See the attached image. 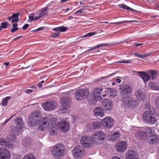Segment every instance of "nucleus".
<instances>
[{
    "mask_svg": "<svg viewBox=\"0 0 159 159\" xmlns=\"http://www.w3.org/2000/svg\"><path fill=\"white\" fill-rule=\"evenodd\" d=\"M106 136V134L103 132H95L93 133L91 138L85 136H82L80 143L83 146L85 147L91 146L93 143L99 144L104 140Z\"/></svg>",
    "mask_w": 159,
    "mask_h": 159,
    "instance_id": "f257e3e1",
    "label": "nucleus"
},
{
    "mask_svg": "<svg viewBox=\"0 0 159 159\" xmlns=\"http://www.w3.org/2000/svg\"><path fill=\"white\" fill-rule=\"evenodd\" d=\"M57 119L56 118L52 117L49 120V125L50 129L49 132L50 134L53 135L57 133V128L56 126L58 127L63 132H67L70 129L69 123L65 121H61L59 122L58 125H57Z\"/></svg>",
    "mask_w": 159,
    "mask_h": 159,
    "instance_id": "f03ea898",
    "label": "nucleus"
},
{
    "mask_svg": "<svg viewBox=\"0 0 159 159\" xmlns=\"http://www.w3.org/2000/svg\"><path fill=\"white\" fill-rule=\"evenodd\" d=\"M140 137L146 138L150 144H154L159 141L155 133L151 128H147L146 129L143 128L140 129Z\"/></svg>",
    "mask_w": 159,
    "mask_h": 159,
    "instance_id": "7ed1b4c3",
    "label": "nucleus"
},
{
    "mask_svg": "<svg viewBox=\"0 0 159 159\" xmlns=\"http://www.w3.org/2000/svg\"><path fill=\"white\" fill-rule=\"evenodd\" d=\"M66 150L65 146L62 143H58L51 147V152L55 158L60 159L64 157Z\"/></svg>",
    "mask_w": 159,
    "mask_h": 159,
    "instance_id": "20e7f679",
    "label": "nucleus"
},
{
    "mask_svg": "<svg viewBox=\"0 0 159 159\" xmlns=\"http://www.w3.org/2000/svg\"><path fill=\"white\" fill-rule=\"evenodd\" d=\"M16 127L15 128V129H13L11 131L10 135L8 137V138L11 141L15 140L16 136L20 132H21L20 130L24 127L23 122L21 118L16 119Z\"/></svg>",
    "mask_w": 159,
    "mask_h": 159,
    "instance_id": "39448f33",
    "label": "nucleus"
},
{
    "mask_svg": "<svg viewBox=\"0 0 159 159\" xmlns=\"http://www.w3.org/2000/svg\"><path fill=\"white\" fill-rule=\"evenodd\" d=\"M41 117L40 113L38 111L32 112L29 117L28 120V125L30 127L36 126L39 122Z\"/></svg>",
    "mask_w": 159,
    "mask_h": 159,
    "instance_id": "423d86ee",
    "label": "nucleus"
},
{
    "mask_svg": "<svg viewBox=\"0 0 159 159\" xmlns=\"http://www.w3.org/2000/svg\"><path fill=\"white\" fill-rule=\"evenodd\" d=\"M102 90V89L101 88H96L94 89L92 94L93 99L89 101V103L90 105H95L96 101L100 100L101 98L100 93Z\"/></svg>",
    "mask_w": 159,
    "mask_h": 159,
    "instance_id": "0eeeda50",
    "label": "nucleus"
},
{
    "mask_svg": "<svg viewBox=\"0 0 159 159\" xmlns=\"http://www.w3.org/2000/svg\"><path fill=\"white\" fill-rule=\"evenodd\" d=\"M73 157L76 159L82 158L85 154L84 151L80 146H76L72 151Z\"/></svg>",
    "mask_w": 159,
    "mask_h": 159,
    "instance_id": "6e6552de",
    "label": "nucleus"
},
{
    "mask_svg": "<svg viewBox=\"0 0 159 159\" xmlns=\"http://www.w3.org/2000/svg\"><path fill=\"white\" fill-rule=\"evenodd\" d=\"M143 118L145 122L148 124H154L157 122L156 118L149 111H146L143 116Z\"/></svg>",
    "mask_w": 159,
    "mask_h": 159,
    "instance_id": "1a4fd4ad",
    "label": "nucleus"
},
{
    "mask_svg": "<svg viewBox=\"0 0 159 159\" xmlns=\"http://www.w3.org/2000/svg\"><path fill=\"white\" fill-rule=\"evenodd\" d=\"M89 94V91L87 89H80L75 91V96L77 100H82L86 98Z\"/></svg>",
    "mask_w": 159,
    "mask_h": 159,
    "instance_id": "9d476101",
    "label": "nucleus"
},
{
    "mask_svg": "<svg viewBox=\"0 0 159 159\" xmlns=\"http://www.w3.org/2000/svg\"><path fill=\"white\" fill-rule=\"evenodd\" d=\"M114 120L111 117L108 116L105 117L102 120L101 123L104 127L107 128H111L113 125Z\"/></svg>",
    "mask_w": 159,
    "mask_h": 159,
    "instance_id": "9b49d317",
    "label": "nucleus"
},
{
    "mask_svg": "<svg viewBox=\"0 0 159 159\" xmlns=\"http://www.w3.org/2000/svg\"><path fill=\"white\" fill-rule=\"evenodd\" d=\"M127 147V143L123 141H121L118 142L116 145V150L120 152H124L126 150Z\"/></svg>",
    "mask_w": 159,
    "mask_h": 159,
    "instance_id": "f8f14e48",
    "label": "nucleus"
},
{
    "mask_svg": "<svg viewBox=\"0 0 159 159\" xmlns=\"http://www.w3.org/2000/svg\"><path fill=\"white\" fill-rule=\"evenodd\" d=\"M57 105V103L54 101L48 102L42 105L43 108L46 111H50L54 109Z\"/></svg>",
    "mask_w": 159,
    "mask_h": 159,
    "instance_id": "ddd939ff",
    "label": "nucleus"
},
{
    "mask_svg": "<svg viewBox=\"0 0 159 159\" xmlns=\"http://www.w3.org/2000/svg\"><path fill=\"white\" fill-rule=\"evenodd\" d=\"M122 102L124 106L126 107H129L134 108L135 107L137 104L136 102L124 98L122 100Z\"/></svg>",
    "mask_w": 159,
    "mask_h": 159,
    "instance_id": "4468645a",
    "label": "nucleus"
},
{
    "mask_svg": "<svg viewBox=\"0 0 159 159\" xmlns=\"http://www.w3.org/2000/svg\"><path fill=\"white\" fill-rule=\"evenodd\" d=\"M9 152L5 148H0V159H10Z\"/></svg>",
    "mask_w": 159,
    "mask_h": 159,
    "instance_id": "2eb2a0df",
    "label": "nucleus"
},
{
    "mask_svg": "<svg viewBox=\"0 0 159 159\" xmlns=\"http://www.w3.org/2000/svg\"><path fill=\"white\" fill-rule=\"evenodd\" d=\"M119 89L122 95L131 93L132 91L131 88L128 85H121Z\"/></svg>",
    "mask_w": 159,
    "mask_h": 159,
    "instance_id": "dca6fc26",
    "label": "nucleus"
},
{
    "mask_svg": "<svg viewBox=\"0 0 159 159\" xmlns=\"http://www.w3.org/2000/svg\"><path fill=\"white\" fill-rule=\"evenodd\" d=\"M61 111L66 110L70 107V102L68 101V99H67L65 97L61 98Z\"/></svg>",
    "mask_w": 159,
    "mask_h": 159,
    "instance_id": "f3484780",
    "label": "nucleus"
},
{
    "mask_svg": "<svg viewBox=\"0 0 159 159\" xmlns=\"http://www.w3.org/2000/svg\"><path fill=\"white\" fill-rule=\"evenodd\" d=\"M104 92L107 93V94H104L103 92L102 95L103 97L106 96L108 94L112 98H114L117 96L118 93L116 89L111 88L107 89Z\"/></svg>",
    "mask_w": 159,
    "mask_h": 159,
    "instance_id": "a211bd4d",
    "label": "nucleus"
},
{
    "mask_svg": "<svg viewBox=\"0 0 159 159\" xmlns=\"http://www.w3.org/2000/svg\"><path fill=\"white\" fill-rule=\"evenodd\" d=\"M113 104L111 101H106L103 103L102 108L106 111H109L112 109Z\"/></svg>",
    "mask_w": 159,
    "mask_h": 159,
    "instance_id": "6ab92c4d",
    "label": "nucleus"
},
{
    "mask_svg": "<svg viewBox=\"0 0 159 159\" xmlns=\"http://www.w3.org/2000/svg\"><path fill=\"white\" fill-rule=\"evenodd\" d=\"M110 132L108 135V139L112 141H114L118 139L120 136V134L118 131L115 132L111 131Z\"/></svg>",
    "mask_w": 159,
    "mask_h": 159,
    "instance_id": "aec40b11",
    "label": "nucleus"
},
{
    "mask_svg": "<svg viewBox=\"0 0 159 159\" xmlns=\"http://www.w3.org/2000/svg\"><path fill=\"white\" fill-rule=\"evenodd\" d=\"M48 7H45L39 11L36 14V18L35 20H39L42 17L46 15L48 13Z\"/></svg>",
    "mask_w": 159,
    "mask_h": 159,
    "instance_id": "412c9836",
    "label": "nucleus"
},
{
    "mask_svg": "<svg viewBox=\"0 0 159 159\" xmlns=\"http://www.w3.org/2000/svg\"><path fill=\"white\" fill-rule=\"evenodd\" d=\"M138 156L136 152L133 150L128 151L126 159H138Z\"/></svg>",
    "mask_w": 159,
    "mask_h": 159,
    "instance_id": "4be33fe9",
    "label": "nucleus"
},
{
    "mask_svg": "<svg viewBox=\"0 0 159 159\" xmlns=\"http://www.w3.org/2000/svg\"><path fill=\"white\" fill-rule=\"evenodd\" d=\"M104 110L100 107H98L94 109L93 111V114L96 117L100 116L102 117L104 115Z\"/></svg>",
    "mask_w": 159,
    "mask_h": 159,
    "instance_id": "5701e85b",
    "label": "nucleus"
},
{
    "mask_svg": "<svg viewBox=\"0 0 159 159\" xmlns=\"http://www.w3.org/2000/svg\"><path fill=\"white\" fill-rule=\"evenodd\" d=\"M140 76L143 80L144 82L146 83L150 79V76L147 73L140 71Z\"/></svg>",
    "mask_w": 159,
    "mask_h": 159,
    "instance_id": "b1692460",
    "label": "nucleus"
},
{
    "mask_svg": "<svg viewBox=\"0 0 159 159\" xmlns=\"http://www.w3.org/2000/svg\"><path fill=\"white\" fill-rule=\"evenodd\" d=\"M0 145L5 146L9 148H12L13 146V145L4 139H0Z\"/></svg>",
    "mask_w": 159,
    "mask_h": 159,
    "instance_id": "393cba45",
    "label": "nucleus"
},
{
    "mask_svg": "<svg viewBox=\"0 0 159 159\" xmlns=\"http://www.w3.org/2000/svg\"><path fill=\"white\" fill-rule=\"evenodd\" d=\"M100 126V123L97 121H94L93 122L92 125H91L89 129H96L99 128Z\"/></svg>",
    "mask_w": 159,
    "mask_h": 159,
    "instance_id": "a878e982",
    "label": "nucleus"
},
{
    "mask_svg": "<svg viewBox=\"0 0 159 159\" xmlns=\"http://www.w3.org/2000/svg\"><path fill=\"white\" fill-rule=\"evenodd\" d=\"M40 119L41 120L39 123V124L47 126L48 120V118L47 117H43L41 118Z\"/></svg>",
    "mask_w": 159,
    "mask_h": 159,
    "instance_id": "bb28decb",
    "label": "nucleus"
},
{
    "mask_svg": "<svg viewBox=\"0 0 159 159\" xmlns=\"http://www.w3.org/2000/svg\"><path fill=\"white\" fill-rule=\"evenodd\" d=\"M149 86L152 89L155 90H159V87L156 83L151 82L149 83Z\"/></svg>",
    "mask_w": 159,
    "mask_h": 159,
    "instance_id": "cd10ccee",
    "label": "nucleus"
},
{
    "mask_svg": "<svg viewBox=\"0 0 159 159\" xmlns=\"http://www.w3.org/2000/svg\"><path fill=\"white\" fill-rule=\"evenodd\" d=\"M22 159H36V158L33 154H28L25 155Z\"/></svg>",
    "mask_w": 159,
    "mask_h": 159,
    "instance_id": "c85d7f7f",
    "label": "nucleus"
},
{
    "mask_svg": "<svg viewBox=\"0 0 159 159\" xmlns=\"http://www.w3.org/2000/svg\"><path fill=\"white\" fill-rule=\"evenodd\" d=\"M11 99V97L7 96L4 98L2 102V104L4 106H6L8 103V100Z\"/></svg>",
    "mask_w": 159,
    "mask_h": 159,
    "instance_id": "c756f323",
    "label": "nucleus"
},
{
    "mask_svg": "<svg viewBox=\"0 0 159 159\" xmlns=\"http://www.w3.org/2000/svg\"><path fill=\"white\" fill-rule=\"evenodd\" d=\"M152 79V80H155L157 76V73L154 71L152 70L150 71Z\"/></svg>",
    "mask_w": 159,
    "mask_h": 159,
    "instance_id": "7c9ffc66",
    "label": "nucleus"
},
{
    "mask_svg": "<svg viewBox=\"0 0 159 159\" xmlns=\"http://www.w3.org/2000/svg\"><path fill=\"white\" fill-rule=\"evenodd\" d=\"M97 33L96 32H90L89 33H88L86 34H85L84 35H83L81 38H85L87 37H89L91 36H92L96 34Z\"/></svg>",
    "mask_w": 159,
    "mask_h": 159,
    "instance_id": "2f4dec72",
    "label": "nucleus"
},
{
    "mask_svg": "<svg viewBox=\"0 0 159 159\" xmlns=\"http://www.w3.org/2000/svg\"><path fill=\"white\" fill-rule=\"evenodd\" d=\"M118 6L120 8H122L124 9H125L126 10H131L132 9L129 7L128 6L123 4H119Z\"/></svg>",
    "mask_w": 159,
    "mask_h": 159,
    "instance_id": "473e14b6",
    "label": "nucleus"
},
{
    "mask_svg": "<svg viewBox=\"0 0 159 159\" xmlns=\"http://www.w3.org/2000/svg\"><path fill=\"white\" fill-rule=\"evenodd\" d=\"M132 62V60H122L119 61L117 62V63H130Z\"/></svg>",
    "mask_w": 159,
    "mask_h": 159,
    "instance_id": "72a5a7b5",
    "label": "nucleus"
},
{
    "mask_svg": "<svg viewBox=\"0 0 159 159\" xmlns=\"http://www.w3.org/2000/svg\"><path fill=\"white\" fill-rule=\"evenodd\" d=\"M47 129V126L40 125L39 127H38V130L40 131L43 132L45 129Z\"/></svg>",
    "mask_w": 159,
    "mask_h": 159,
    "instance_id": "f704fd0d",
    "label": "nucleus"
},
{
    "mask_svg": "<svg viewBox=\"0 0 159 159\" xmlns=\"http://www.w3.org/2000/svg\"><path fill=\"white\" fill-rule=\"evenodd\" d=\"M12 26L13 28H12L11 30V32H14L18 30V28L17 27V23H13L12 24Z\"/></svg>",
    "mask_w": 159,
    "mask_h": 159,
    "instance_id": "c9c22d12",
    "label": "nucleus"
},
{
    "mask_svg": "<svg viewBox=\"0 0 159 159\" xmlns=\"http://www.w3.org/2000/svg\"><path fill=\"white\" fill-rule=\"evenodd\" d=\"M7 26V23L6 22H3L1 23V26H0V31L3 29L6 28Z\"/></svg>",
    "mask_w": 159,
    "mask_h": 159,
    "instance_id": "e433bc0d",
    "label": "nucleus"
},
{
    "mask_svg": "<svg viewBox=\"0 0 159 159\" xmlns=\"http://www.w3.org/2000/svg\"><path fill=\"white\" fill-rule=\"evenodd\" d=\"M157 107L159 109V98H158L157 101L156 103ZM156 115L157 116H159V110L156 112Z\"/></svg>",
    "mask_w": 159,
    "mask_h": 159,
    "instance_id": "4c0bfd02",
    "label": "nucleus"
},
{
    "mask_svg": "<svg viewBox=\"0 0 159 159\" xmlns=\"http://www.w3.org/2000/svg\"><path fill=\"white\" fill-rule=\"evenodd\" d=\"M36 18V16H34L33 15L31 14L29 16V20L30 21H32L33 20L35 21L37 20H35Z\"/></svg>",
    "mask_w": 159,
    "mask_h": 159,
    "instance_id": "58836bf2",
    "label": "nucleus"
},
{
    "mask_svg": "<svg viewBox=\"0 0 159 159\" xmlns=\"http://www.w3.org/2000/svg\"><path fill=\"white\" fill-rule=\"evenodd\" d=\"M129 21H128V20H125V21H121L111 23H110V24H113L116 25H120V24H123L124 23H125L126 22H129Z\"/></svg>",
    "mask_w": 159,
    "mask_h": 159,
    "instance_id": "ea45409f",
    "label": "nucleus"
},
{
    "mask_svg": "<svg viewBox=\"0 0 159 159\" xmlns=\"http://www.w3.org/2000/svg\"><path fill=\"white\" fill-rule=\"evenodd\" d=\"M67 28L65 27L59 26V31L61 32H64L66 31Z\"/></svg>",
    "mask_w": 159,
    "mask_h": 159,
    "instance_id": "a19ab883",
    "label": "nucleus"
},
{
    "mask_svg": "<svg viewBox=\"0 0 159 159\" xmlns=\"http://www.w3.org/2000/svg\"><path fill=\"white\" fill-rule=\"evenodd\" d=\"M60 34L59 32L54 33L52 34L51 36L53 38H56L59 36Z\"/></svg>",
    "mask_w": 159,
    "mask_h": 159,
    "instance_id": "79ce46f5",
    "label": "nucleus"
},
{
    "mask_svg": "<svg viewBox=\"0 0 159 159\" xmlns=\"http://www.w3.org/2000/svg\"><path fill=\"white\" fill-rule=\"evenodd\" d=\"M107 45V44L106 43H102L97 45L96 47V48H98L102 47H105Z\"/></svg>",
    "mask_w": 159,
    "mask_h": 159,
    "instance_id": "37998d69",
    "label": "nucleus"
},
{
    "mask_svg": "<svg viewBox=\"0 0 159 159\" xmlns=\"http://www.w3.org/2000/svg\"><path fill=\"white\" fill-rule=\"evenodd\" d=\"M140 98H141L142 100H143L145 98V95L143 93H140Z\"/></svg>",
    "mask_w": 159,
    "mask_h": 159,
    "instance_id": "c03bdc74",
    "label": "nucleus"
},
{
    "mask_svg": "<svg viewBox=\"0 0 159 159\" xmlns=\"http://www.w3.org/2000/svg\"><path fill=\"white\" fill-rule=\"evenodd\" d=\"M150 56L149 54H145L144 55H140V58H144L146 57H148Z\"/></svg>",
    "mask_w": 159,
    "mask_h": 159,
    "instance_id": "a18cd8bd",
    "label": "nucleus"
},
{
    "mask_svg": "<svg viewBox=\"0 0 159 159\" xmlns=\"http://www.w3.org/2000/svg\"><path fill=\"white\" fill-rule=\"evenodd\" d=\"M19 13L14 14L12 15V18H18V17L19 16Z\"/></svg>",
    "mask_w": 159,
    "mask_h": 159,
    "instance_id": "49530a36",
    "label": "nucleus"
},
{
    "mask_svg": "<svg viewBox=\"0 0 159 159\" xmlns=\"http://www.w3.org/2000/svg\"><path fill=\"white\" fill-rule=\"evenodd\" d=\"M19 20L18 18H12L11 22H18Z\"/></svg>",
    "mask_w": 159,
    "mask_h": 159,
    "instance_id": "de8ad7c7",
    "label": "nucleus"
},
{
    "mask_svg": "<svg viewBox=\"0 0 159 159\" xmlns=\"http://www.w3.org/2000/svg\"><path fill=\"white\" fill-rule=\"evenodd\" d=\"M29 25L28 24H26L23 27L22 29L24 30H26L29 26Z\"/></svg>",
    "mask_w": 159,
    "mask_h": 159,
    "instance_id": "09e8293b",
    "label": "nucleus"
},
{
    "mask_svg": "<svg viewBox=\"0 0 159 159\" xmlns=\"http://www.w3.org/2000/svg\"><path fill=\"white\" fill-rule=\"evenodd\" d=\"M135 94L136 98H139V90H137L135 92Z\"/></svg>",
    "mask_w": 159,
    "mask_h": 159,
    "instance_id": "8fccbe9b",
    "label": "nucleus"
},
{
    "mask_svg": "<svg viewBox=\"0 0 159 159\" xmlns=\"http://www.w3.org/2000/svg\"><path fill=\"white\" fill-rule=\"evenodd\" d=\"M52 30L58 32L59 31V27L53 28Z\"/></svg>",
    "mask_w": 159,
    "mask_h": 159,
    "instance_id": "3c124183",
    "label": "nucleus"
},
{
    "mask_svg": "<svg viewBox=\"0 0 159 159\" xmlns=\"http://www.w3.org/2000/svg\"><path fill=\"white\" fill-rule=\"evenodd\" d=\"M33 92V90L31 89H29L26 90V92L27 93L29 94Z\"/></svg>",
    "mask_w": 159,
    "mask_h": 159,
    "instance_id": "603ef678",
    "label": "nucleus"
},
{
    "mask_svg": "<svg viewBox=\"0 0 159 159\" xmlns=\"http://www.w3.org/2000/svg\"><path fill=\"white\" fill-rule=\"evenodd\" d=\"M119 77H117V78L116 79V82L118 83H120L121 82V80L120 79L118 78Z\"/></svg>",
    "mask_w": 159,
    "mask_h": 159,
    "instance_id": "864d4df0",
    "label": "nucleus"
},
{
    "mask_svg": "<svg viewBox=\"0 0 159 159\" xmlns=\"http://www.w3.org/2000/svg\"><path fill=\"white\" fill-rule=\"evenodd\" d=\"M43 27H40L37 29L36 30H35V31H40V30H43Z\"/></svg>",
    "mask_w": 159,
    "mask_h": 159,
    "instance_id": "5fc2aeb1",
    "label": "nucleus"
},
{
    "mask_svg": "<svg viewBox=\"0 0 159 159\" xmlns=\"http://www.w3.org/2000/svg\"><path fill=\"white\" fill-rule=\"evenodd\" d=\"M13 117V116H11V117L10 118H9L8 119H7L6 121H5L4 122V123L5 124L6 123H7V122H8L11 118Z\"/></svg>",
    "mask_w": 159,
    "mask_h": 159,
    "instance_id": "6e6d98bb",
    "label": "nucleus"
},
{
    "mask_svg": "<svg viewBox=\"0 0 159 159\" xmlns=\"http://www.w3.org/2000/svg\"><path fill=\"white\" fill-rule=\"evenodd\" d=\"M42 84L40 83V82L37 84L39 88H40L42 86Z\"/></svg>",
    "mask_w": 159,
    "mask_h": 159,
    "instance_id": "4d7b16f0",
    "label": "nucleus"
},
{
    "mask_svg": "<svg viewBox=\"0 0 159 159\" xmlns=\"http://www.w3.org/2000/svg\"><path fill=\"white\" fill-rule=\"evenodd\" d=\"M134 55L135 56H136L137 57H139V54L137 53H134Z\"/></svg>",
    "mask_w": 159,
    "mask_h": 159,
    "instance_id": "13d9d810",
    "label": "nucleus"
},
{
    "mask_svg": "<svg viewBox=\"0 0 159 159\" xmlns=\"http://www.w3.org/2000/svg\"><path fill=\"white\" fill-rule=\"evenodd\" d=\"M20 37H21V36H19L17 37L16 38H15L14 39V40H16L19 39L20 38Z\"/></svg>",
    "mask_w": 159,
    "mask_h": 159,
    "instance_id": "bf43d9fd",
    "label": "nucleus"
},
{
    "mask_svg": "<svg viewBox=\"0 0 159 159\" xmlns=\"http://www.w3.org/2000/svg\"><path fill=\"white\" fill-rule=\"evenodd\" d=\"M72 10V9H71V8H67V9H66V11H68L69 10H70H70Z\"/></svg>",
    "mask_w": 159,
    "mask_h": 159,
    "instance_id": "052dcab7",
    "label": "nucleus"
},
{
    "mask_svg": "<svg viewBox=\"0 0 159 159\" xmlns=\"http://www.w3.org/2000/svg\"><path fill=\"white\" fill-rule=\"evenodd\" d=\"M9 64V62H7V63H3V65H6V66H7Z\"/></svg>",
    "mask_w": 159,
    "mask_h": 159,
    "instance_id": "680f3d73",
    "label": "nucleus"
},
{
    "mask_svg": "<svg viewBox=\"0 0 159 159\" xmlns=\"http://www.w3.org/2000/svg\"><path fill=\"white\" fill-rule=\"evenodd\" d=\"M12 16H11V17H8V19L9 20H12Z\"/></svg>",
    "mask_w": 159,
    "mask_h": 159,
    "instance_id": "e2e57ef3",
    "label": "nucleus"
},
{
    "mask_svg": "<svg viewBox=\"0 0 159 159\" xmlns=\"http://www.w3.org/2000/svg\"><path fill=\"white\" fill-rule=\"evenodd\" d=\"M157 15L153 16H151V17L152 18H154L155 17H157Z\"/></svg>",
    "mask_w": 159,
    "mask_h": 159,
    "instance_id": "0e129e2a",
    "label": "nucleus"
},
{
    "mask_svg": "<svg viewBox=\"0 0 159 159\" xmlns=\"http://www.w3.org/2000/svg\"><path fill=\"white\" fill-rule=\"evenodd\" d=\"M135 45L136 47H137L139 46V43L135 44Z\"/></svg>",
    "mask_w": 159,
    "mask_h": 159,
    "instance_id": "69168bd1",
    "label": "nucleus"
},
{
    "mask_svg": "<svg viewBox=\"0 0 159 159\" xmlns=\"http://www.w3.org/2000/svg\"><path fill=\"white\" fill-rule=\"evenodd\" d=\"M36 87V86L35 87L34 86H31L30 88H32L34 89V88H35Z\"/></svg>",
    "mask_w": 159,
    "mask_h": 159,
    "instance_id": "338daca9",
    "label": "nucleus"
},
{
    "mask_svg": "<svg viewBox=\"0 0 159 159\" xmlns=\"http://www.w3.org/2000/svg\"><path fill=\"white\" fill-rule=\"evenodd\" d=\"M44 82V80H43V81H41V82H40V83H41L42 84Z\"/></svg>",
    "mask_w": 159,
    "mask_h": 159,
    "instance_id": "774afa93",
    "label": "nucleus"
}]
</instances>
